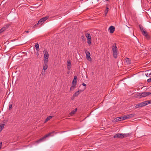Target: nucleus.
<instances>
[{"instance_id":"nucleus-1","label":"nucleus","mask_w":151,"mask_h":151,"mask_svg":"<svg viewBox=\"0 0 151 151\" xmlns=\"http://www.w3.org/2000/svg\"><path fill=\"white\" fill-rule=\"evenodd\" d=\"M44 54V63H47L48 61L49 54L46 49H45L43 51Z\"/></svg>"},{"instance_id":"nucleus-2","label":"nucleus","mask_w":151,"mask_h":151,"mask_svg":"<svg viewBox=\"0 0 151 151\" xmlns=\"http://www.w3.org/2000/svg\"><path fill=\"white\" fill-rule=\"evenodd\" d=\"M151 94V93L149 92H144L138 93V97L141 98L145 97Z\"/></svg>"},{"instance_id":"nucleus-3","label":"nucleus","mask_w":151,"mask_h":151,"mask_svg":"<svg viewBox=\"0 0 151 151\" xmlns=\"http://www.w3.org/2000/svg\"><path fill=\"white\" fill-rule=\"evenodd\" d=\"M54 131H52L51 132L49 133L46 134L44 137L40 138V139L37 141V142H40L41 141H42L43 140L46 138V137L50 136L51 134L54 133Z\"/></svg>"},{"instance_id":"nucleus-4","label":"nucleus","mask_w":151,"mask_h":151,"mask_svg":"<svg viewBox=\"0 0 151 151\" xmlns=\"http://www.w3.org/2000/svg\"><path fill=\"white\" fill-rule=\"evenodd\" d=\"M48 18L47 17H43V18L40 19L38 21V24L40 25H41L43 23H44L45 21Z\"/></svg>"},{"instance_id":"nucleus-5","label":"nucleus","mask_w":151,"mask_h":151,"mask_svg":"<svg viewBox=\"0 0 151 151\" xmlns=\"http://www.w3.org/2000/svg\"><path fill=\"white\" fill-rule=\"evenodd\" d=\"M114 138H124V136L123 135V134L118 133L114 135Z\"/></svg>"},{"instance_id":"nucleus-6","label":"nucleus","mask_w":151,"mask_h":151,"mask_svg":"<svg viewBox=\"0 0 151 151\" xmlns=\"http://www.w3.org/2000/svg\"><path fill=\"white\" fill-rule=\"evenodd\" d=\"M142 34L147 39L149 40L150 39V35L146 31L142 33Z\"/></svg>"},{"instance_id":"nucleus-7","label":"nucleus","mask_w":151,"mask_h":151,"mask_svg":"<svg viewBox=\"0 0 151 151\" xmlns=\"http://www.w3.org/2000/svg\"><path fill=\"white\" fill-rule=\"evenodd\" d=\"M134 114H127L126 115H124V120L129 119L130 118L134 116Z\"/></svg>"},{"instance_id":"nucleus-8","label":"nucleus","mask_w":151,"mask_h":151,"mask_svg":"<svg viewBox=\"0 0 151 151\" xmlns=\"http://www.w3.org/2000/svg\"><path fill=\"white\" fill-rule=\"evenodd\" d=\"M87 59L89 61L91 60V58H90V54L89 52H88L87 50L85 51Z\"/></svg>"},{"instance_id":"nucleus-9","label":"nucleus","mask_w":151,"mask_h":151,"mask_svg":"<svg viewBox=\"0 0 151 151\" xmlns=\"http://www.w3.org/2000/svg\"><path fill=\"white\" fill-rule=\"evenodd\" d=\"M131 61L130 59L129 58H126L124 60V63L126 64L129 65L131 63Z\"/></svg>"},{"instance_id":"nucleus-10","label":"nucleus","mask_w":151,"mask_h":151,"mask_svg":"<svg viewBox=\"0 0 151 151\" xmlns=\"http://www.w3.org/2000/svg\"><path fill=\"white\" fill-rule=\"evenodd\" d=\"M115 27L113 26H110L109 29V32L110 33H113L115 30Z\"/></svg>"},{"instance_id":"nucleus-11","label":"nucleus","mask_w":151,"mask_h":151,"mask_svg":"<svg viewBox=\"0 0 151 151\" xmlns=\"http://www.w3.org/2000/svg\"><path fill=\"white\" fill-rule=\"evenodd\" d=\"M124 120V116H123L116 117L115 119L114 120L116 122H118L119 121H122Z\"/></svg>"},{"instance_id":"nucleus-12","label":"nucleus","mask_w":151,"mask_h":151,"mask_svg":"<svg viewBox=\"0 0 151 151\" xmlns=\"http://www.w3.org/2000/svg\"><path fill=\"white\" fill-rule=\"evenodd\" d=\"M67 68L68 70H70L71 68V64L70 61L69 60H68L67 61Z\"/></svg>"},{"instance_id":"nucleus-13","label":"nucleus","mask_w":151,"mask_h":151,"mask_svg":"<svg viewBox=\"0 0 151 151\" xmlns=\"http://www.w3.org/2000/svg\"><path fill=\"white\" fill-rule=\"evenodd\" d=\"M116 45V43H114V44L112 47L113 52H115V51L117 49Z\"/></svg>"},{"instance_id":"nucleus-14","label":"nucleus","mask_w":151,"mask_h":151,"mask_svg":"<svg viewBox=\"0 0 151 151\" xmlns=\"http://www.w3.org/2000/svg\"><path fill=\"white\" fill-rule=\"evenodd\" d=\"M140 106L141 107L145 106L147 105V103L146 101L142 102L141 103H140Z\"/></svg>"},{"instance_id":"nucleus-15","label":"nucleus","mask_w":151,"mask_h":151,"mask_svg":"<svg viewBox=\"0 0 151 151\" xmlns=\"http://www.w3.org/2000/svg\"><path fill=\"white\" fill-rule=\"evenodd\" d=\"M139 28L142 32V33H143L144 32H145L146 31L145 29L144 28V27L142 26L141 25H139Z\"/></svg>"},{"instance_id":"nucleus-16","label":"nucleus","mask_w":151,"mask_h":151,"mask_svg":"<svg viewBox=\"0 0 151 151\" xmlns=\"http://www.w3.org/2000/svg\"><path fill=\"white\" fill-rule=\"evenodd\" d=\"M76 82H77V80H73V81H72V84H73V86H71V87L70 89V90H71V88H72V87H75L76 84Z\"/></svg>"},{"instance_id":"nucleus-17","label":"nucleus","mask_w":151,"mask_h":151,"mask_svg":"<svg viewBox=\"0 0 151 151\" xmlns=\"http://www.w3.org/2000/svg\"><path fill=\"white\" fill-rule=\"evenodd\" d=\"M117 49L115 51V52H113V55L114 57L116 58L117 57Z\"/></svg>"},{"instance_id":"nucleus-18","label":"nucleus","mask_w":151,"mask_h":151,"mask_svg":"<svg viewBox=\"0 0 151 151\" xmlns=\"http://www.w3.org/2000/svg\"><path fill=\"white\" fill-rule=\"evenodd\" d=\"M77 110V108H76L75 109H74V110H73V111H71L70 113V115H73L76 112Z\"/></svg>"},{"instance_id":"nucleus-19","label":"nucleus","mask_w":151,"mask_h":151,"mask_svg":"<svg viewBox=\"0 0 151 151\" xmlns=\"http://www.w3.org/2000/svg\"><path fill=\"white\" fill-rule=\"evenodd\" d=\"M4 124H0V132L2 131L4 128Z\"/></svg>"},{"instance_id":"nucleus-20","label":"nucleus","mask_w":151,"mask_h":151,"mask_svg":"<svg viewBox=\"0 0 151 151\" xmlns=\"http://www.w3.org/2000/svg\"><path fill=\"white\" fill-rule=\"evenodd\" d=\"M131 133H126V134H123V135L124 136V138L127 137H129L130 136H131Z\"/></svg>"},{"instance_id":"nucleus-21","label":"nucleus","mask_w":151,"mask_h":151,"mask_svg":"<svg viewBox=\"0 0 151 151\" xmlns=\"http://www.w3.org/2000/svg\"><path fill=\"white\" fill-rule=\"evenodd\" d=\"M86 37L88 38V39H91V37L90 35L88 34L87 33L86 34Z\"/></svg>"},{"instance_id":"nucleus-22","label":"nucleus","mask_w":151,"mask_h":151,"mask_svg":"<svg viewBox=\"0 0 151 151\" xmlns=\"http://www.w3.org/2000/svg\"><path fill=\"white\" fill-rule=\"evenodd\" d=\"M79 94V91H78L77 92H75L74 94L73 95V97L77 96H78Z\"/></svg>"},{"instance_id":"nucleus-23","label":"nucleus","mask_w":151,"mask_h":151,"mask_svg":"<svg viewBox=\"0 0 151 151\" xmlns=\"http://www.w3.org/2000/svg\"><path fill=\"white\" fill-rule=\"evenodd\" d=\"M48 68V66L46 63L45 64V65L43 67V69L44 70H46Z\"/></svg>"},{"instance_id":"nucleus-24","label":"nucleus","mask_w":151,"mask_h":151,"mask_svg":"<svg viewBox=\"0 0 151 151\" xmlns=\"http://www.w3.org/2000/svg\"><path fill=\"white\" fill-rule=\"evenodd\" d=\"M6 27H3L0 29V34L6 29Z\"/></svg>"},{"instance_id":"nucleus-25","label":"nucleus","mask_w":151,"mask_h":151,"mask_svg":"<svg viewBox=\"0 0 151 151\" xmlns=\"http://www.w3.org/2000/svg\"><path fill=\"white\" fill-rule=\"evenodd\" d=\"M52 116H49L48 117L45 119V122H46L47 121L50 120V119L52 118Z\"/></svg>"},{"instance_id":"nucleus-26","label":"nucleus","mask_w":151,"mask_h":151,"mask_svg":"<svg viewBox=\"0 0 151 151\" xmlns=\"http://www.w3.org/2000/svg\"><path fill=\"white\" fill-rule=\"evenodd\" d=\"M135 107L136 108H138L139 107H141L140 103L137 104L135 106Z\"/></svg>"},{"instance_id":"nucleus-27","label":"nucleus","mask_w":151,"mask_h":151,"mask_svg":"<svg viewBox=\"0 0 151 151\" xmlns=\"http://www.w3.org/2000/svg\"><path fill=\"white\" fill-rule=\"evenodd\" d=\"M146 76L147 77H151V73H147L145 74Z\"/></svg>"},{"instance_id":"nucleus-28","label":"nucleus","mask_w":151,"mask_h":151,"mask_svg":"<svg viewBox=\"0 0 151 151\" xmlns=\"http://www.w3.org/2000/svg\"><path fill=\"white\" fill-rule=\"evenodd\" d=\"M35 46L36 48V49H38L39 48V45L38 43L36 44L35 45Z\"/></svg>"},{"instance_id":"nucleus-29","label":"nucleus","mask_w":151,"mask_h":151,"mask_svg":"<svg viewBox=\"0 0 151 151\" xmlns=\"http://www.w3.org/2000/svg\"><path fill=\"white\" fill-rule=\"evenodd\" d=\"M87 42L88 44H90L91 43V39H88Z\"/></svg>"},{"instance_id":"nucleus-30","label":"nucleus","mask_w":151,"mask_h":151,"mask_svg":"<svg viewBox=\"0 0 151 151\" xmlns=\"http://www.w3.org/2000/svg\"><path fill=\"white\" fill-rule=\"evenodd\" d=\"M147 101V105L148 104H151V100L148 101Z\"/></svg>"},{"instance_id":"nucleus-31","label":"nucleus","mask_w":151,"mask_h":151,"mask_svg":"<svg viewBox=\"0 0 151 151\" xmlns=\"http://www.w3.org/2000/svg\"><path fill=\"white\" fill-rule=\"evenodd\" d=\"M12 104H10L9 106V109H10L12 108Z\"/></svg>"},{"instance_id":"nucleus-32","label":"nucleus","mask_w":151,"mask_h":151,"mask_svg":"<svg viewBox=\"0 0 151 151\" xmlns=\"http://www.w3.org/2000/svg\"><path fill=\"white\" fill-rule=\"evenodd\" d=\"M147 82L148 83L151 82V78H150L148 79L147 80Z\"/></svg>"},{"instance_id":"nucleus-33","label":"nucleus","mask_w":151,"mask_h":151,"mask_svg":"<svg viewBox=\"0 0 151 151\" xmlns=\"http://www.w3.org/2000/svg\"><path fill=\"white\" fill-rule=\"evenodd\" d=\"M38 25H39V24H38V23L37 24H35L33 26V27H34V28L36 27H37V26Z\"/></svg>"},{"instance_id":"nucleus-34","label":"nucleus","mask_w":151,"mask_h":151,"mask_svg":"<svg viewBox=\"0 0 151 151\" xmlns=\"http://www.w3.org/2000/svg\"><path fill=\"white\" fill-rule=\"evenodd\" d=\"M77 77L76 76H75L73 78V80H77Z\"/></svg>"},{"instance_id":"nucleus-35","label":"nucleus","mask_w":151,"mask_h":151,"mask_svg":"<svg viewBox=\"0 0 151 151\" xmlns=\"http://www.w3.org/2000/svg\"><path fill=\"white\" fill-rule=\"evenodd\" d=\"M108 11L107 10H106H106L105 11V13L106 14H106H107V13H108Z\"/></svg>"},{"instance_id":"nucleus-36","label":"nucleus","mask_w":151,"mask_h":151,"mask_svg":"<svg viewBox=\"0 0 151 151\" xmlns=\"http://www.w3.org/2000/svg\"><path fill=\"white\" fill-rule=\"evenodd\" d=\"M82 85L84 86H86V84L84 83H83Z\"/></svg>"},{"instance_id":"nucleus-37","label":"nucleus","mask_w":151,"mask_h":151,"mask_svg":"<svg viewBox=\"0 0 151 151\" xmlns=\"http://www.w3.org/2000/svg\"><path fill=\"white\" fill-rule=\"evenodd\" d=\"M2 144V142H0V149L1 148Z\"/></svg>"},{"instance_id":"nucleus-38","label":"nucleus","mask_w":151,"mask_h":151,"mask_svg":"<svg viewBox=\"0 0 151 151\" xmlns=\"http://www.w3.org/2000/svg\"><path fill=\"white\" fill-rule=\"evenodd\" d=\"M81 37L82 39L83 40L84 38V37L83 36H82Z\"/></svg>"},{"instance_id":"nucleus-39","label":"nucleus","mask_w":151,"mask_h":151,"mask_svg":"<svg viewBox=\"0 0 151 151\" xmlns=\"http://www.w3.org/2000/svg\"><path fill=\"white\" fill-rule=\"evenodd\" d=\"M25 32H26L27 33H28L29 32V31H25Z\"/></svg>"},{"instance_id":"nucleus-40","label":"nucleus","mask_w":151,"mask_h":151,"mask_svg":"<svg viewBox=\"0 0 151 151\" xmlns=\"http://www.w3.org/2000/svg\"><path fill=\"white\" fill-rule=\"evenodd\" d=\"M109 8L108 7H106V10L108 11Z\"/></svg>"},{"instance_id":"nucleus-41","label":"nucleus","mask_w":151,"mask_h":151,"mask_svg":"<svg viewBox=\"0 0 151 151\" xmlns=\"http://www.w3.org/2000/svg\"><path fill=\"white\" fill-rule=\"evenodd\" d=\"M36 50H37V51H39V50L38 49H36Z\"/></svg>"},{"instance_id":"nucleus-42","label":"nucleus","mask_w":151,"mask_h":151,"mask_svg":"<svg viewBox=\"0 0 151 151\" xmlns=\"http://www.w3.org/2000/svg\"><path fill=\"white\" fill-rule=\"evenodd\" d=\"M37 52V56H38V55H39V54H38V52Z\"/></svg>"},{"instance_id":"nucleus-43","label":"nucleus","mask_w":151,"mask_h":151,"mask_svg":"<svg viewBox=\"0 0 151 151\" xmlns=\"http://www.w3.org/2000/svg\"><path fill=\"white\" fill-rule=\"evenodd\" d=\"M92 75H93V72H92Z\"/></svg>"},{"instance_id":"nucleus-44","label":"nucleus","mask_w":151,"mask_h":151,"mask_svg":"<svg viewBox=\"0 0 151 151\" xmlns=\"http://www.w3.org/2000/svg\"><path fill=\"white\" fill-rule=\"evenodd\" d=\"M105 0L106 1H108L109 0Z\"/></svg>"}]
</instances>
